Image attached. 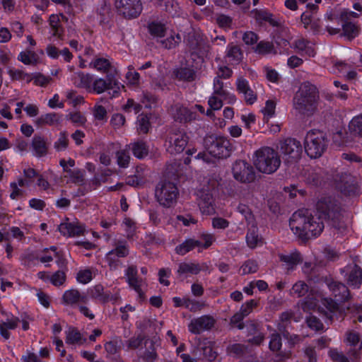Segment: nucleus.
Wrapping results in <instances>:
<instances>
[{"label":"nucleus","mask_w":362,"mask_h":362,"mask_svg":"<svg viewBox=\"0 0 362 362\" xmlns=\"http://www.w3.org/2000/svg\"><path fill=\"white\" fill-rule=\"evenodd\" d=\"M174 118L180 122H187L194 118V114L187 107L182 106H176V112Z\"/></svg>","instance_id":"39"},{"label":"nucleus","mask_w":362,"mask_h":362,"mask_svg":"<svg viewBox=\"0 0 362 362\" xmlns=\"http://www.w3.org/2000/svg\"><path fill=\"white\" fill-rule=\"evenodd\" d=\"M253 163L259 172L269 175L278 170L281 159L273 148L263 147L255 151Z\"/></svg>","instance_id":"4"},{"label":"nucleus","mask_w":362,"mask_h":362,"mask_svg":"<svg viewBox=\"0 0 362 362\" xmlns=\"http://www.w3.org/2000/svg\"><path fill=\"white\" fill-rule=\"evenodd\" d=\"M258 269L259 265L255 259L246 260L240 267V270L243 272V275L255 273L257 272Z\"/></svg>","instance_id":"51"},{"label":"nucleus","mask_w":362,"mask_h":362,"mask_svg":"<svg viewBox=\"0 0 362 362\" xmlns=\"http://www.w3.org/2000/svg\"><path fill=\"white\" fill-rule=\"evenodd\" d=\"M86 341V339L83 338L81 333L74 327L70 328L67 332L66 342L69 344H83Z\"/></svg>","instance_id":"40"},{"label":"nucleus","mask_w":362,"mask_h":362,"mask_svg":"<svg viewBox=\"0 0 362 362\" xmlns=\"http://www.w3.org/2000/svg\"><path fill=\"white\" fill-rule=\"evenodd\" d=\"M327 286L337 301L346 302L351 298L350 291L344 284L331 281Z\"/></svg>","instance_id":"17"},{"label":"nucleus","mask_w":362,"mask_h":362,"mask_svg":"<svg viewBox=\"0 0 362 362\" xmlns=\"http://www.w3.org/2000/svg\"><path fill=\"white\" fill-rule=\"evenodd\" d=\"M49 24L51 28L52 35L63 40L64 28L60 23L59 16L52 14L49 16Z\"/></svg>","instance_id":"35"},{"label":"nucleus","mask_w":362,"mask_h":362,"mask_svg":"<svg viewBox=\"0 0 362 362\" xmlns=\"http://www.w3.org/2000/svg\"><path fill=\"white\" fill-rule=\"evenodd\" d=\"M216 322V318H194L189 325V330L194 334H199L207 330Z\"/></svg>","instance_id":"22"},{"label":"nucleus","mask_w":362,"mask_h":362,"mask_svg":"<svg viewBox=\"0 0 362 362\" xmlns=\"http://www.w3.org/2000/svg\"><path fill=\"white\" fill-rule=\"evenodd\" d=\"M309 291L308 285L303 281L296 282L292 287L291 293L297 297L304 296Z\"/></svg>","instance_id":"52"},{"label":"nucleus","mask_w":362,"mask_h":362,"mask_svg":"<svg viewBox=\"0 0 362 362\" xmlns=\"http://www.w3.org/2000/svg\"><path fill=\"white\" fill-rule=\"evenodd\" d=\"M159 42L163 47L170 49L175 48L179 45L181 42V37L179 34H177L175 36L171 35L170 37L165 40H161Z\"/></svg>","instance_id":"54"},{"label":"nucleus","mask_w":362,"mask_h":362,"mask_svg":"<svg viewBox=\"0 0 362 362\" xmlns=\"http://www.w3.org/2000/svg\"><path fill=\"white\" fill-rule=\"evenodd\" d=\"M320 96L315 86L304 84L293 98V108L304 117H310L318 111Z\"/></svg>","instance_id":"2"},{"label":"nucleus","mask_w":362,"mask_h":362,"mask_svg":"<svg viewBox=\"0 0 362 362\" xmlns=\"http://www.w3.org/2000/svg\"><path fill=\"white\" fill-rule=\"evenodd\" d=\"M87 297L80 294L76 289L66 291L62 296V301L67 305H73L79 302L86 303Z\"/></svg>","instance_id":"28"},{"label":"nucleus","mask_w":362,"mask_h":362,"mask_svg":"<svg viewBox=\"0 0 362 362\" xmlns=\"http://www.w3.org/2000/svg\"><path fill=\"white\" fill-rule=\"evenodd\" d=\"M90 295L93 298L98 299L102 303H106L110 300H115L117 298H114L110 293L104 292V288L102 285L98 284L90 290Z\"/></svg>","instance_id":"34"},{"label":"nucleus","mask_w":362,"mask_h":362,"mask_svg":"<svg viewBox=\"0 0 362 362\" xmlns=\"http://www.w3.org/2000/svg\"><path fill=\"white\" fill-rule=\"evenodd\" d=\"M255 52L259 54H268L273 53L274 54H276V51L274 46V44L272 42L269 41H260L257 43L256 47L255 48Z\"/></svg>","instance_id":"43"},{"label":"nucleus","mask_w":362,"mask_h":362,"mask_svg":"<svg viewBox=\"0 0 362 362\" xmlns=\"http://www.w3.org/2000/svg\"><path fill=\"white\" fill-rule=\"evenodd\" d=\"M200 239L201 240H194L192 238L187 239L175 247L176 253L180 255H185L196 247L207 249L216 240L215 236L209 233H202L200 235Z\"/></svg>","instance_id":"9"},{"label":"nucleus","mask_w":362,"mask_h":362,"mask_svg":"<svg viewBox=\"0 0 362 362\" xmlns=\"http://www.w3.org/2000/svg\"><path fill=\"white\" fill-rule=\"evenodd\" d=\"M73 80L77 87L89 89L90 90L93 78L90 74H84L81 71L77 72L75 74Z\"/></svg>","instance_id":"29"},{"label":"nucleus","mask_w":362,"mask_h":362,"mask_svg":"<svg viewBox=\"0 0 362 362\" xmlns=\"http://www.w3.org/2000/svg\"><path fill=\"white\" fill-rule=\"evenodd\" d=\"M203 144L209 153L218 158L229 157L233 151V146L230 141L223 136L206 135Z\"/></svg>","instance_id":"6"},{"label":"nucleus","mask_w":362,"mask_h":362,"mask_svg":"<svg viewBox=\"0 0 362 362\" xmlns=\"http://www.w3.org/2000/svg\"><path fill=\"white\" fill-rule=\"evenodd\" d=\"M61 117V115L57 113H48L42 115L39 118H37L35 121V124L38 127H42L46 124L54 125L55 124L59 123Z\"/></svg>","instance_id":"37"},{"label":"nucleus","mask_w":362,"mask_h":362,"mask_svg":"<svg viewBox=\"0 0 362 362\" xmlns=\"http://www.w3.org/2000/svg\"><path fill=\"white\" fill-rule=\"evenodd\" d=\"M303 177L307 184L318 186L323 182L324 173L320 168H308L304 170Z\"/></svg>","instance_id":"23"},{"label":"nucleus","mask_w":362,"mask_h":362,"mask_svg":"<svg viewBox=\"0 0 362 362\" xmlns=\"http://www.w3.org/2000/svg\"><path fill=\"white\" fill-rule=\"evenodd\" d=\"M199 206L203 213L210 214L214 212L213 206V196L209 192L201 191L199 192Z\"/></svg>","instance_id":"26"},{"label":"nucleus","mask_w":362,"mask_h":362,"mask_svg":"<svg viewBox=\"0 0 362 362\" xmlns=\"http://www.w3.org/2000/svg\"><path fill=\"white\" fill-rule=\"evenodd\" d=\"M340 21L342 22L343 33L341 36L346 37L349 40L354 39L359 33L360 27L355 23L348 21V14L341 13Z\"/></svg>","instance_id":"20"},{"label":"nucleus","mask_w":362,"mask_h":362,"mask_svg":"<svg viewBox=\"0 0 362 362\" xmlns=\"http://www.w3.org/2000/svg\"><path fill=\"white\" fill-rule=\"evenodd\" d=\"M349 129L353 135L362 137V114L354 117L351 120Z\"/></svg>","instance_id":"44"},{"label":"nucleus","mask_w":362,"mask_h":362,"mask_svg":"<svg viewBox=\"0 0 362 362\" xmlns=\"http://www.w3.org/2000/svg\"><path fill=\"white\" fill-rule=\"evenodd\" d=\"M67 118L78 125H84L86 122V118L79 112L69 113Z\"/></svg>","instance_id":"64"},{"label":"nucleus","mask_w":362,"mask_h":362,"mask_svg":"<svg viewBox=\"0 0 362 362\" xmlns=\"http://www.w3.org/2000/svg\"><path fill=\"white\" fill-rule=\"evenodd\" d=\"M158 357L153 344L151 342L150 349H146L142 356L145 362H153Z\"/></svg>","instance_id":"62"},{"label":"nucleus","mask_w":362,"mask_h":362,"mask_svg":"<svg viewBox=\"0 0 362 362\" xmlns=\"http://www.w3.org/2000/svg\"><path fill=\"white\" fill-rule=\"evenodd\" d=\"M18 59L26 65H36L38 63V57L34 52H21Z\"/></svg>","instance_id":"49"},{"label":"nucleus","mask_w":362,"mask_h":362,"mask_svg":"<svg viewBox=\"0 0 362 362\" xmlns=\"http://www.w3.org/2000/svg\"><path fill=\"white\" fill-rule=\"evenodd\" d=\"M237 91L244 95L245 101L248 105H252L257 99V94L250 88L248 81L240 76L236 81Z\"/></svg>","instance_id":"18"},{"label":"nucleus","mask_w":362,"mask_h":362,"mask_svg":"<svg viewBox=\"0 0 362 362\" xmlns=\"http://www.w3.org/2000/svg\"><path fill=\"white\" fill-rule=\"evenodd\" d=\"M31 146L37 157H42L47 154L48 144L47 139L40 135H35L32 140Z\"/></svg>","instance_id":"25"},{"label":"nucleus","mask_w":362,"mask_h":362,"mask_svg":"<svg viewBox=\"0 0 362 362\" xmlns=\"http://www.w3.org/2000/svg\"><path fill=\"white\" fill-rule=\"evenodd\" d=\"M347 284L355 288H358L362 284V269L356 264L349 266Z\"/></svg>","instance_id":"24"},{"label":"nucleus","mask_w":362,"mask_h":362,"mask_svg":"<svg viewBox=\"0 0 362 362\" xmlns=\"http://www.w3.org/2000/svg\"><path fill=\"white\" fill-rule=\"evenodd\" d=\"M339 310V304L330 297H324L320 300L317 307V312L326 317L329 314L337 313Z\"/></svg>","instance_id":"21"},{"label":"nucleus","mask_w":362,"mask_h":362,"mask_svg":"<svg viewBox=\"0 0 362 362\" xmlns=\"http://www.w3.org/2000/svg\"><path fill=\"white\" fill-rule=\"evenodd\" d=\"M254 13L257 20L268 22L272 26H279V22L273 18V15L271 13L264 10H255Z\"/></svg>","instance_id":"47"},{"label":"nucleus","mask_w":362,"mask_h":362,"mask_svg":"<svg viewBox=\"0 0 362 362\" xmlns=\"http://www.w3.org/2000/svg\"><path fill=\"white\" fill-rule=\"evenodd\" d=\"M119 83L116 76L109 73L105 76V78H100L94 80L90 90L97 94H101L108 90L119 89Z\"/></svg>","instance_id":"14"},{"label":"nucleus","mask_w":362,"mask_h":362,"mask_svg":"<svg viewBox=\"0 0 362 362\" xmlns=\"http://www.w3.org/2000/svg\"><path fill=\"white\" fill-rule=\"evenodd\" d=\"M226 57L229 59L231 64H238L243 58V52L240 46L230 43L227 47Z\"/></svg>","instance_id":"30"},{"label":"nucleus","mask_w":362,"mask_h":362,"mask_svg":"<svg viewBox=\"0 0 362 362\" xmlns=\"http://www.w3.org/2000/svg\"><path fill=\"white\" fill-rule=\"evenodd\" d=\"M200 271L201 269L199 264L194 263H181L179 265L177 272L180 274L187 273L197 274Z\"/></svg>","instance_id":"50"},{"label":"nucleus","mask_w":362,"mask_h":362,"mask_svg":"<svg viewBox=\"0 0 362 362\" xmlns=\"http://www.w3.org/2000/svg\"><path fill=\"white\" fill-rule=\"evenodd\" d=\"M228 354L234 358H241L240 362H251L243 358L247 353V348L241 344H233L228 348Z\"/></svg>","instance_id":"41"},{"label":"nucleus","mask_w":362,"mask_h":362,"mask_svg":"<svg viewBox=\"0 0 362 362\" xmlns=\"http://www.w3.org/2000/svg\"><path fill=\"white\" fill-rule=\"evenodd\" d=\"M49 281L55 286H59L63 285L66 281L65 271H57L50 276Z\"/></svg>","instance_id":"57"},{"label":"nucleus","mask_w":362,"mask_h":362,"mask_svg":"<svg viewBox=\"0 0 362 362\" xmlns=\"http://www.w3.org/2000/svg\"><path fill=\"white\" fill-rule=\"evenodd\" d=\"M260 240L258 235V228L252 226L248 229L246 235V242L248 247L252 249L256 247Z\"/></svg>","instance_id":"45"},{"label":"nucleus","mask_w":362,"mask_h":362,"mask_svg":"<svg viewBox=\"0 0 362 362\" xmlns=\"http://www.w3.org/2000/svg\"><path fill=\"white\" fill-rule=\"evenodd\" d=\"M90 66L100 72L106 74V75L111 73L116 76V69L112 66L110 61L105 58H97L90 64Z\"/></svg>","instance_id":"27"},{"label":"nucleus","mask_w":362,"mask_h":362,"mask_svg":"<svg viewBox=\"0 0 362 362\" xmlns=\"http://www.w3.org/2000/svg\"><path fill=\"white\" fill-rule=\"evenodd\" d=\"M179 191L177 186L170 181H161L156 187L155 197L163 207L170 208L177 203Z\"/></svg>","instance_id":"7"},{"label":"nucleus","mask_w":362,"mask_h":362,"mask_svg":"<svg viewBox=\"0 0 362 362\" xmlns=\"http://www.w3.org/2000/svg\"><path fill=\"white\" fill-rule=\"evenodd\" d=\"M282 346L281 337L279 333H274L271 335L269 344V348L272 351H278Z\"/></svg>","instance_id":"58"},{"label":"nucleus","mask_w":362,"mask_h":362,"mask_svg":"<svg viewBox=\"0 0 362 362\" xmlns=\"http://www.w3.org/2000/svg\"><path fill=\"white\" fill-rule=\"evenodd\" d=\"M165 11L172 16H179L180 6L174 0H165Z\"/></svg>","instance_id":"59"},{"label":"nucleus","mask_w":362,"mask_h":362,"mask_svg":"<svg viewBox=\"0 0 362 362\" xmlns=\"http://www.w3.org/2000/svg\"><path fill=\"white\" fill-rule=\"evenodd\" d=\"M149 33L156 37H163L165 35L167 27L165 23L153 21L148 24Z\"/></svg>","instance_id":"38"},{"label":"nucleus","mask_w":362,"mask_h":362,"mask_svg":"<svg viewBox=\"0 0 362 362\" xmlns=\"http://www.w3.org/2000/svg\"><path fill=\"white\" fill-rule=\"evenodd\" d=\"M67 174L69 175V177L71 179L73 182H83L84 181L83 172L81 170L71 169L70 170H67Z\"/></svg>","instance_id":"63"},{"label":"nucleus","mask_w":362,"mask_h":362,"mask_svg":"<svg viewBox=\"0 0 362 362\" xmlns=\"http://www.w3.org/2000/svg\"><path fill=\"white\" fill-rule=\"evenodd\" d=\"M302 310L307 313L312 314L313 312L317 310V300L314 296L313 292L311 291V295H308L299 303Z\"/></svg>","instance_id":"33"},{"label":"nucleus","mask_w":362,"mask_h":362,"mask_svg":"<svg viewBox=\"0 0 362 362\" xmlns=\"http://www.w3.org/2000/svg\"><path fill=\"white\" fill-rule=\"evenodd\" d=\"M125 274L127 276V281L129 286L138 293L139 297L141 300H144L146 296L141 290V286L144 283V280L138 277L136 267L135 265L129 266L126 270Z\"/></svg>","instance_id":"15"},{"label":"nucleus","mask_w":362,"mask_h":362,"mask_svg":"<svg viewBox=\"0 0 362 362\" xmlns=\"http://www.w3.org/2000/svg\"><path fill=\"white\" fill-rule=\"evenodd\" d=\"M328 142L327 138L322 132L310 130L305 138V151L311 158H320L327 149Z\"/></svg>","instance_id":"5"},{"label":"nucleus","mask_w":362,"mask_h":362,"mask_svg":"<svg viewBox=\"0 0 362 362\" xmlns=\"http://www.w3.org/2000/svg\"><path fill=\"white\" fill-rule=\"evenodd\" d=\"M187 43L189 49L193 52L204 54L209 51V45L199 35L196 34L194 32L188 33Z\"/></svg>","instance_id":"16"},{"label":"nucleus","mask_w":362,"mask_h":362,"mask_svg":"<svg viewBox=\"0 0 362 362\" xmlns=\"http://www.w3.org/2000/svg\"><path fill=\"white\" fill-rule=\"evenodd\" d=\"M257 305V302L255 300H250L246 303L243 304L240 310V312L235 314L233 317H247L251 313L253 308Z\"/></svg>","instance_id":"53"},{"label":"nucleus","mask_w":362,"mask_h":362,"mask_svg":"<svg viewBox=\"0 0 362 362\" xmlns=\"http://www.w3.org/2000/svg\"><path fill=\"white\" fill-rule=\"evenodd\" d=\"M279 257L281 262L286 264L288 269H293L297 264L303 261L300 254L298 252L290 255H279Z\"/></svg>","instance_id":"36"},{"label":"nucleus","mask_w":362,"mask_h":362,"mask_svg":"<svg viewBox=\"0 0 362 362\" xmlns=\"http://www.w3.org/2000/svg\"><path fill=\"white\" fill-rule=\"evenodd\" d=\"M129 254V246L124 240H117L115 243V248L106 255V259L110 268L116 269L118 265L117 257H126Z\"/></svg>","instance_id":"13"},{"label":"nucleus","mask_w":362,"mask_h":362,"mask_svg":"<svg viewBox=\"0 0 362 362\" xmlns=\"http://www.w3.org/2000/svg\"><path fill=\"white\" fill-rule=\"evenodd\" d=\"M68 145L69 139L67 138L66 133L65 132H62L59 134V138L54 144V148L57 151H64L66 149Z\"/></svg>","instance_id":"60"},{"label":"nucleus","mask_w":362,"mask_h":362,"mask_svg":"<svg viewBox=\"0 0 362 362\" xmlns=\"http://www.w3.org/2000/svg\"><path fill=\"white\" fill-rule=\"evenodd\" d=\"M137 131L139 134H147L148 132L151 124L149 118L146 115H141L138 119Z\"/></svg>","instance_id":"56"},{"label":"nucleus","mask_w":362,"mask_h":362,"mask_svg":"<svg viewBox=\"0 0 362 362\" xmlns=\"http://www.w3.org/2000/svg\"><path fill=\"white\" fill-rule=\"evenodd\" d=\"M131 145L132 153L136 158L143 159L148 155L149 148L146 142L138 140Z\"/></svg>","instance_id":"32"},{"label":"nucleus","mask_w":362,"mask_h":362,"mask_svg":"<svg viewBox=\"0 0 362 362\" xmlns=\"http://www.w3.org/2000/svg\"><path fill=\"white\" fill-rule=\"evenodd\" d=\"M148 339H146V337L141 334H138L137 336H134L129 338L127 341V346L128 349H136L141 346L144 344L145 346L148 344Z\"/></svg>","instance_id":"46"},{"label":"nucleus","mask_w":362,"mask_h":362,"mask_svg":"<svg viewBox=\"0 0 362 362\" xmlns=\"http://www.w3.org/2000/svg\"><path fill=\"white\" fill-rule=\"evenodd\" d=\"M122 344V341L119 338H115L105 344V349L109 354H118L121 350V346Z\"/></svg>","instance_id":"48"},{"label":"nucleus","mask_w":362,"mask_h":362,"mask_svg":"<svg viewBox=\"0 0 362 362\" xmlns=\"http://www.w3.org/2000/svg\"><path fill=\"white\" fill-rule=\"evenodd\" d=\"M117 162L119 167L127 168L129 163L130 156L126 150H119L116 153Z\"/></svg>","instance_id":"55"},{"label":"nucleus","mask_w":362,"mask_h":362,"mask_svg":"<svg viewBox=\"0 0 362 362\" xmlns=\"http://www.w3.org/2000/svg\"><path fill=\"white\" fill-rule=\"evenodd\" d=\"M169 146L168 151L170 153H180L186 148L189 136L184 130L175 129L170 133L168 136Z\"/></svg>","instance_id":"12"},{"label":"nucleus","mask_w":362,"mask_h":362,"mask_svg":"<svg viewBox=\"0 0 362 362\" xmlns=\"http://www.w3.org/2000/svg\"><path fill=\"white\" fill-rule=\"evenodd\" d=\"M280 151L288 163H294L301 156L302 146L296 139L287 138L280 142Z\"/></svg>","instance_id":"10"},{"label":"nucleus","mask_w":362,"mask_h":362,"mask_svg":"<svg viewBox=\"0 0 362 362\" xmlns=\"http://www.w3.org/2000/svg\"><path fill=\"white\" fill-rule=\"evenodd\" d=\"M233 178L240 183L250 184L256 179V173L253 166L244 160H236L232 166Z\"/></svg>","instance_id":"8"},{"label":"nucleus","mask_w":362,"mask_h":362,"mask_svg":"<svg viewBox=\"0 0 362 362\" xmlns=\"http://www.w3.org/2000/svg\"><path fill=\"white\" fill-rule=\"evenodd\" d=\"M230 320L233 327H237L238 329L246 328L248 335L255 334L257 332V325L252 320L245 325L243 322L244 318H230Z\"/></svg>","instance_id":"31"},{"label":"nucleus","mask_w":362,"mask_h":362,"mask_svg":"<svg viewBox=\"0 0 362 362\" xmlns=\"http://www.w3.org/2000/svg\"><path fill=\"white\" fill-rule=\"evenodd\" d=\"M176 78L181 81L191 82L195 80L196 72L188 67H182L175 72Z\"/></svg>","instance_id":"42"},{"label":"nucleus","mask_w":362,"mask_h":362,"mask_svg":"<svg viewBox=\"0 0 362 362\" xmlns=\"http://www.w3.org/2000/svg\"><path fill=\"white\" fill-rule=\"evenodd\" d=\"M289 226L293 233L303 241L320 235L325 227L321 216L308 214V211L295 212L290 218Z\"/></svg>","instance_id":"1"},{"label":"nucleus","mask_w":362,"mask_h":362,"mask_svg":"<svg viewBox=\"0 0 362 362\" xmlns=\"http://www.w3.org/2000/svg\"><path fill=\"white\" fill-rule=\"evenodd\" d=\"M317 215L323 220L330 221L331 226L337 229L344 228L341 221V207L339 203L331 197L321 198L316 204Z\"/></svg>","instance_id":"3"},{"label":"nucleus","mask_w":362,"mask_h":362,"mask_svg":"<svg viewBox=\"0 0 362 362\" xmlns=\"http://www.w3.org/2000/svg\"><path fill=\"white\" fill-rule=\"evenodd\" d=\"M158 98L157 97L149 93V92H143L141 103L144 104L146 107L151 108V104H155L157 103Z\"/></svg>","instance_id":"61"},{"label":"nucleus","mask_w":362,"mask_h":362,"mask_svg":"<svg viewBox=\"0 0 362 362\" xmlns=\"http://www.w3.org/2000/svg\"><path fill=\"white\" fill-rule=\"evenodd\" d=\"M58 229L64 236L67 237L79 236L83 235L85 231L84 226L78 222L62 223Z\"/></svg>","instance_id":"19"},{"label":"nucleus","mask_w":362,"mask_h":362,"mask_svg":"<svg viewBox=\"0 0 362 362\" xmlns=\"http://www.w3.org/2000/svg\"><path fill=\"white\" fill-rule=\"evenodd\" d=\"M115 7L119 14L128 19L137 18L143 9L140 0H116Z\"/></svg>","instance_id":"11"}]
</instances>
